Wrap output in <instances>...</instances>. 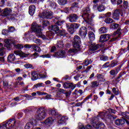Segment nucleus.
<instances>
[{"instance_id":"obj_1","label":"nucleus","mask_w":129,"mask_h":129,"mask_svg":"<svg viewBox=\"0 0 129 129\" xmlns=\"http://www.w3.org/2000/svg\"><path fill=\"white\" fill-rule=\"evenodd\" d=\"M91 10L89 7H87L83 9L81 13H82V17L84 18V19H86V22L91 25V22H92V19L94 18V16H92V14H90Z\"/></svg>"},{"instance_id":"obj_2","label":"nucleus","mask_w":129,"mask_h":129,"mask_svg":"<svg viewBox=\"0 0 129 129\" xmlns=\"http://www.w3.org/2000/svg\"><path fill=\"white\" fill-rule=\"evenodd\" d=\"M31 29L33 32H35L37 37H40L43 39H45V36L42 33V26H39L36 22L32 23Z\"/></svg>"},{"instance_id":"obj_3","label":"nucleus","mask_w":129,"mask_h":129,"mask_svg":"<svg viewBox=\"0 0 129 129\" xmlns=\"http://www.w3.org/2000/svg\"><path fill=\"white\" fill-rule=\"evenodd\" d=\"M47 116V113L44 108H39L36 112V118L38 120H42Z\"/></svg>"},{"instance_id":"obj_4","label":"nucleus","mask_w":129,"mask_h":129,"mask_svg":"<svg viewBox=\"0 0 129 129\" xmlns=\"http://www.w3.org/2000/svg\"><path fill=\"white\" fill-rule=\"evenodd\" d=\"M99 115L102 118V119H104V118H108L111 120H113L117 117V116H115L114 115L108 114L106 111L100 112L99 113Z\"/></svg>"},{"instance_id":"obj_5","label":"nucleus","mask_w":129,"mask_h":129,"mask_svg":"<svg viewBox=\"0 0 129 129\" xmlns=\"http://www.w3.org/2000/svg\"><path fill=\"white\" fill-rule=\"evenodd\" d=\"M8 127L10 128H13L16 125H18V123L15 118H11L8 121L5 122Z\"/></svg>"},{"instance_id":"obj_6","label":"nucleus","mask_w":129,"mask_h":129,"mask_svg":"<svg viewBox=\"0 0 129 129\" xmlns=\"http://www.w3.org/2000/svg\"><path fill=\"white\" fill-rule=\"evenodd\" d=\"M40 19H52L53 13L51 11H44L39 15Z\"/></svg>"},{"instance_id":"obj_7","label":"nucleus","mask_w":129,"mask_h":129,"mask_svg":"<svg viewBox=\"0 0 129 129\" xmlns=\"http://www.w3.org/2000/svg\"><path fill=\"white\" fill-rule=\"evenodd\" d=\"M81 43V39L78 35H75L74 37V48H80V43Z\"/></svg>"},{"instance_id":"obj_8","label":"nucleus","mask_w":129,"mask_h":129,"mask_svg":"<svg viewBox=\"0 0 129 129\" xmlns=\"http://www.w3.org/2000/svg\"><path fill=\"white\" fill-rule=\"evenodd\" d=\"M91 124L95 127V128H99L101 126V123L98 121L97 117H94L92 119L91 121Z\"/></svg>"},{"instance_id":"obj_9","label":"nucleus","mask_w":129,"mask_h":129,"mask_svg":"<svg viewBox=\"0 0 129 129\" xmlns=\"http://www.w3.org/2000/svg\"><path fill=\"white\" fill-rule=\"evenodd\" d=\"M12 9L10 8H6L3 9L1 12V16L2 17H8V16H10L12 14Z\"/></svg>"},{"instance_id":"obj_10","label":"nucleus","mask_w":129,"mask_h":129,"mask_svg":"<svg viewBox=\"0 0 129 129\" xmlns=\"http://www.w3.org/2000/svg\"><path fill=\"white\" fill-rule=\"evenodd\" d=\"M79 35L82 37V38H85L86 35H87V28L85 27H82L79 31Z\"/></svg>"},{"instance_id":"obj_11","label":"nucleus","mask_w":129,"mask_h":129,"mask_svg":"<svg viewBox=\"0 0 129 129\" xmlns=\"http://www.w3.org/2000/svg\"><path fill=\"white\" fill-rule=\"evenodd\" d=\"M121 14H122V11H121V10L116 9L113 12L112 18H113L114 20H119V16H120Z\"/></svg>"},{"instance_id":"obj_12","label":"nucleus","mask_w":129,"mask_h":129,"mask_svg":"<svg viewBox=\"0 0 129 129\" xmlns=\"http://www.w3.org/2000/svg\"><path fill=\"white\" fill-rule=\"evenodd\" d=\"M36 122H37V121L35 119H33L31 122H28L26 124L25 129L33 128V127H34V126L37 124Z\"/></svg>"},{"instance_id":"obj_13","label":"nucleus","mask_w":129,"mask_h":129,"mask_svg":"<svg viewBox=\"0 0 129 129\" xmlns=\"http://www.w3.org/2000/svg\"><path fill=\"white\" fill-rule=\"evenodd\" d=\"M109 38H110V35H109V34L101 35L100 37V40L99 42L100 43H103L104 42H106V41H108V40H109Z\"/></svg>"},{"instance_id":"obj_14","label":"nucleus","mask_w":129,"mask_h":129,"mask_svg":"<svg viewBox=\"0 0 129 129\" xmlns=\"http://www.w3.org/2000/svg\"><path fill=\"white\" fill-rule=\"evenodd\" d=\"M125 122L128 125H129V120H127L118 119L116 120L115 121V123L116 125H122V124H124Z\"/></svg>"},{"instance_id":"obj_15","label":"nucleus","mask_w":129,"mask_h":129,"mask_svg":"<svg viewBox=\"0 0 129 129\" xmlns=\"http://www.w3.org/2000/svg\"><path fill=\"white\" fill-rule=\"evenodd\" d=\"M79 17L75 14H71L69 17V20L70 23H75L77 22Z\"/></svg>"},{"instance_id":"obj_16","label":"nucleus","mask_w":129,"mask_h":129,"mask_svg":"<svg viewBox=\"0 0 129 129\" xmlns=\"http://www.w3.org/2000/svg\"><path fill=\"white\" fill-rule=\"evenodd\" d=\"M121 69V65L119 66L115 70H112L109 72L110 75L112 76H115L120 71Z\"/></svg>"},{"instance_id":"obj_17","label":"nucleus","mask_w":129,"mask_h":129,"mask_svg":"<svg viewBox=\"0 0 129 129\" xmlns=\"http://www.w3.org/2000/svg\"><path fill=\"white\" fill-rule=\"evenodd\" d=\"M121 34V32H120V28H118L116 32L114 33V35L116 36L115 37H114L111 39V42H113L115 41L117 38L120 37V35Z\"/></svg>"},{"instance_id":"obj_18","label":"nucleus","mask_w":129,"mask_h":129,"mask_svg":"<svg viewBox=\"0 0 129 129\" xmlns=\"http://www.w3.org/2000/svg\"><path fill=\"white\" fill-rule=\"evenodd\" d=\"M5 43L4 46L5 48H7V50H11L12 48V41L10 39H5Z\"/></svg>"},{"instance_id":"obj_19","label":"nucleus","mask_w":129,"mask_h":129,"mask_svg":"<svg viewBox=\"0 0 129 129\" xmlns=\"http://www.w3.org/2000/svg\"><path fill=\"white\" fill-rule=\"evenodd\" d=\"M54 120H55L54 117H49L44 121V123L46 125L50 126L54 122Z\"/></svg>"},{"instance_id":"obj_20","label":"nucleus","mask_w":129,"mask_h":129,"mask_svg":"<svg viewBox=\"0 0 129 129\" xmlns=\"http://www.w3.org/2000/svg\"><path fill=\"white\" fill-rule=\"evenodd\" d=\"M99 47H100V45H99V44H91V45L90 46L89 50L91 52H93L94 51H96L97 49H99Z\"/></svg>"},{"instance_id":"obj_21","label":"nucleus","mask_w":129,"mask_h":129,"mask_svg":"<svg viewBox=\"0 0 129 129\" xmlns=\"http://www.w3.org/2000/svg\"><path fill=\"white\" fill-rule=\"evenodd\" d=\"M15 60H16V56H15V54L11 53L8 55L7 57V61L9 63L13 62Z\"/></svg>"},{"instance_id":"obj_22","label":"nucleus","mask_w":129,"mask_h":129,"mask_svg":"<svg viewBox=\"0 0 129 129\" xmlns=\"http://www.w3.org/2000/svg\"><path fill=\"white\" fill-rule=\"evenodd\" d=\"M65 52L63 51H58L54 54V57L57 58H64Z\"/></svg>"},{"instance_id":"obj_23","label":"nucleus","mask_w":129,"mask_h":129,"mask_svg":"<svg viewBox=\"0 0 129 129\" xmlns=\"http://www.w3.org/2000/svg\"><path fill=\"white\" fill-rule=\"evenodd\" d=\"M66 27L70 34L72 35V34L74 33V27H73V26L71 24L70 25L66 24Z\"/></svg>"},{"instance_id":"obj_24","label":"nucleus","mask_w":129,"mask_h":129,"mask_svg":"<svg viewBox=\"0 0 129 129\" xmlns=\"http://www.w3.org/2000/svg\"><path fill=\"white\" fill-rule=\"evenodd\" d=\"M36 11V7L34 5L30 6L29 8V13L30 16H33Z\"/></svg>"},{"instance_id":"obj_25","label":"nucleus","mask_w":129,"mask_h":129,"mask_svg":"<svg viewBox=\"0 0 129 129\" xmlns=\"http://www.w3.org/2000/svg\"><path fill=\"white\" fill-rule=\"evenodd\" d=\"M59 18H55L53 19V22L56 26H61L63 25V23H64V21L63 20H59Z\"/></svg>"},{"instance_id":"obj_26","label":"nucleus","mask_w":129,"mask_h":129,"mask_svg":"<svg viewBox=\"0 0 129 129\" xmlns=\"http://www.w3.org/2000/svg\"><path fill=\"white\" fill-rule=\"evenodd\" d=\"M97 79L100 81V82H105L106 80L104 79V75L103 74H98L97 75Z\"/></svg>"},{"instance_id":"obj_27","label":"nucleus","mask_w":129,"mask_h":129,"mask_svg":"<svg viewBox=\"0 0 129 129\" xmlns=\"http://www.w3.org/2000/svg\"><path fill=\"white\" fill-rule=\"evenodd\" d=\"M67 120H68V117H67V116H62L58 120V122L59 124H63V123H65Z\"/></svg>"},{"instance_id":"obj_28","label":"nucleus","mask_w":129,"mask_h":129,"mask_svg":"<svg viewBox=\"0 0 129 129\" xmlns=\"http://www.w3.org/2000/svg\"><path fill=\"white\" fill-rule=\"evenodd\" d=\"M89 39L90 41H94L95 40V35L92 31H89L88 33Z\"/></svg>"},{"instance_id":"obj_29","label":"nucleus","mask_w":129,"mask_h":129,"mask_svg":"<svg viewBox=\"0 0 129 129\" xmlns=\"http://www.w3.org/2000/svg\"><path fill=\"white\" fill-rule=\"evenodd\" d=\"M38 74L36 72H32L31 73V79L33 81L37 80L38 79Z\"/></svg>"},{"instance_id":"obj_30","label":"nucleus","mask_w":129,"mask_h":129,"mask_svg":"<svg viewBox=\"0 0 129 129\" xmlns=\"http://www.w3.org/2000/svg\"><path fill=\"white\" fill-rule=\"evenodd\" d=\"M99 86V82L97 81H94L91 83V87L92 88H95V87H98Z\"/></svg>"},{"instance_id":"obj_31","label":"nucleus","mask_w":129,"mask_h":129,"mask_svg":"<svg viewBox=\"0 0 129 129\" xmlns=\"http://www.w3.org/2000/svg\"><path fill=\"white\" fill-rule=\"evenodd\" d=\"M13 46L15 49H18V50H21L24 48V45L22 44H16L13 43Z\"/></svg>"},{"instance_id":"obj_32","label":"nucleus","mask_w":129,"mask_h":129,"mask_svg":"<svg viewBox=\"0 0 129 129\" xmlns=\"http://www.w3.org/2000/svg\"><path fill=\"white\" fill-rule=\"evenodd\" d=\"M51 30L52 31H53V32H55L56 34H57V33H59V27H58V26H57L56 24L55 25L52 26Z\"/></svg>"},{"instance_id":"obj_33","label":"nucleus","mask_w":129,"mask_h":129,"mask_svg":"<svg viewBox=\"0 0 129 129\" xmlns=\"http://www.w3.org/2000/svg\"><path fill=\"white\" fill-rule=\"evenodd\" d=\"M51 113L52 115H54V116H60L59 113L55 108H53V109L50 110Z\"/></svg>"},{"instance_id":"obj_34","label":"nucleus","mask_w":129,"mask_h":129,"mask_svg":"<svg viewBox=\"0 0 129 129\" xmlns=\"http://www.w3.org/2000/svg\"><path fill=\"white\" fill-rule=\"evenodd\" d=\"M32 49L36 52H41V48L39 46H37L35 44H32Z\"/></svg>"},{"instance_id":"obj_35","label":"nucleus","mask_w":129,"mask_h":129,"mask_svg":"<svg viewBox=\"0 0 129 129\" xmlns=\"http://www.w3.org/2000/svg\"><path fill=\"white\" fill-rule=\"evenodd\" d=\"M121 115L123 118H126L129 119V112H123L121 113Z\"/></svg>"},{"instance_id":"obj_36","label":"nucleus","mask_w":129,"mask_h":129,"mask_svg":"<svg viewBox=\"0 0 129 129\" xmlns=\"http://www.w3.org/2000/svg\"><path fill=\"white\" fill-rule=\"evenodd\" d=\"M29 55H30V53H26L22 51H20V54L19 55L20 57H22L23 58H26L27 57H28Z\"/></svg>"},{"instance_id":"obj_37","label":"nucleus","mask_w":129,"mask_h":129,"mask_svg":"<svg viewBox=\"0 0 129 129\" xmlns=\"http://www.w3.org/2000/svg\"><path fill=\"white\" fill-rule=\"evenodd\" d=\"M0 129H10V128H9V126L7 124V123H6V122H4L0 125Z\"/></svg>"},{"instance_id":"obj_38","label":"nucleus","mask_w":129,"mask_h":129,"mask_svg":"<svg viewBox=\"0 0 129 129\" xmlns=\"http://www.w3.org/2000/svg\"><path fill=\"white\" fill-rule=\"evenodd\" d=\"M124 74H125V72H121L119 74V76L116 78V81H120V80H121V77H122Z\"/></svg>"},{"instance_id":"obj_39","label":"nucleus","mask_w":129,"mask_h":129,"mask_svg":"<svg viewBox=\"0 0 129 129\" xmlns=\"http://www.w3.org/2000/svg\"><path fill=\"white\" fill-rule=\"evenodd\" d=\"M97 10L98 12H103L105 11V7L102 5H100L98 7Z\"/></svg>"},{"instance_id":"obj_40","label":"nucleus","mask_w":129,"mask_h":129,"mask_svg":"<svg viewBox=\"0 0 129 129\" xmlns=\"http://www.w3.org/2000/svg\"><path fill=\"white\" fill-rule=\"evenodd\" d=\"M99 32L100 34H105L107 32V29L105 27H101L100 28Z\"/></svg>"},{"instance_id":"obj_41","label":"nucleus","mask_w":129,"mask_h":129,"mask_svg":"<svg viewBox=\"0 0 129 129\" xmlns=\"http://www.w3.org/2000/svg\"><path fill=\"white\" fill-rule=\"evenodd\" d=\"M92 62H93V60H92L91 59H89L88 58H87L85 60V65L86 66H88V65H89V64H91V63H92Z\"/></svg>"},{"instance_id":"obj_42","label":"nucleus","mask_w":129,"mask_h":129,"mask_svg":"<svg viewBox=\"0 0 129 129\" xmlns=\"http://www.w3.org/2000/svg\"><path fill=\"white\" fill-rule=\"evenodd\" d=\"M57 2L60 6H65L67 4V0H57Z\"/></svg>"},{"instance_id":"obj_43","label":"nucleus","mask_w":129,"mask_h":129,"mask_svg":"<svg viewBox=\"0 0 129 129\" xmlns=\"http://www.w3.org/2000/svg\"><path fill=\"white\" fill-rule=\"evenodd\" d=\"M100 60H101V61H107V60H108V57L104 55H101L100 56Z\"/></svg>"},{"instance_id":"obj_44","label":"nucleus","mask_w":129,"mask_h":129,"mask_svg":"<svg viewBox=\"0 0 129 129\" xmlns=\"http://www.w3.org/2000/svg\"><path fill=\"white\" fill-rule=\"evenodd\" d=\"M76 48H73V49H70L69 50L70 53H76L78 52L79 50H80V49L79 48L80 47H76Z\"/></svg>"},{"instance_id":"obj_45","label":"nucleus","mask_w":129,"mask_h":129,"mask_svg":"<svg viewBox=\"0 0 129 129\" xmlns=\"http://www.w3.org/2000/svg\"><path fill=\"white\" fill-rule=\"evenodd\" d=\"M112 91L113 93H114V94H115V95H118V94H119V91L115 88H113L112 89Z\"/></svg>"},{"instance_id":"obj_46","label":"nucleus","mask_w":129,"mask_h":129,"mask_svg":"<svg viewBox=\"0 0 129 129\" xmlns=\"http://www.w3.org/2000/svg\"><path fill=\"white\" fill-rule=\"evenodd\" d=\"M118 27H119V24H118L113 23L111 25V28H112V29H114V30L117 29Z\"/></svg>"},{"instance_id":"obj_47","label":"nucleus","mask_w":129,"mask_h":129,"mask_svg":"<svg viewBox=\"0 0 129 129\" xmlns=\"http://www.w3.org/2000/svg\"><path fill=\"white\" fill-rule=\"evenodd\" d=\"M105 22L106 24H111L113 23V20L111 18H108L105 20Z\"/></svg>"},{"instance_id":"obj_48","label":"nucleus","mask_w":129,"mask_h":129,"mask_svg":"<svg viewBox=\"0 0 129 129\" xmlns=\"http://www.w3.org/2000/svg\"><path fill=\"white\" fill-rule=\"evenodd\" d=\"M63 87L66 89L70 88V83H64L63 84Z\"/></svg>"},{"instance_id":"obj_49","label":"nucleus","mask_w":129,"mask_h":129,"mask_svg":"<svg viewBox=\"0 0 129 129\" xmlns=\"http://www.w3.org/2000/svg\"><path fill=\"white\" fill-rule=\"evenodd\" d=\"M47 5H48L49 6H50V7H54V6L55 5H56V4L55 3V2L51 1H48L47 2Z\"/></svg>"},{"instance_id":"obj_50","label":"nucleus","mask_w":129,"mask_h":129,"mask_svg":"<svg viewBox=\"0 0 129 129\" xmlns=\"http://www.w3.org/2000/svg\"><path fill=\"white\" fill-rule=\"evenodd\" d=\"M15 30L16 29H15L14 27H13V26L10 27L8 29V33H13V32H15Z\"/></svg>"},{"instance_id":"obj_51","label":"nucleus","mask_w":129,"mask_h":129,"mask_svg":"<svg viewBox=\"0 0 129 129\" xmlns=\"http://www.w3.org/2000/svg\"><path fill=\"white\" fill-rule=\"evenodd\" d=\"M72 92V91L71 90H69L68 92H66V93H64V94L66 95V97L67 98L70 97V95H71Z\"/></svg>"},{"instance_id":"obj_52","label":"nucleus","mask_w":129,"mask_h":129,"mask_svg":"<svg viewBox=\"0 0 129 129\" xmlns=\"http://www.w3.org/2000/svg\"><path fill=\"white\" fill-rule=\"evenodd\" d=\"M24 67L26 68V69H30L31 68H33V65L30 63H26L24 64Z\"/></svg>"},{"instance_id":"obj_53","label":"nucleus","mask_w":129,"mask_h":129,"mask_svg":"<svg viewBox=\"0 0 129 129\" xmlns=\"http://www.w3.org/2000/svg\"><path fill=\"white\" fill-rule=\"evenodd\" d=\"M63 41H59L57 43V46L58 48H62L63 47Z\"/></svg>"},{"instance_id":"obj_54","label":"nucleus","mask_w":129,"mask_h":129,"mask_svg":"<svg viewBox=\"0 0 129 129\" xmlns=\"http://www.w3.org/2000/svg\"><path fill=\"white\" fill-rule=\"evenodd\" d=\"M117 65V61H112L111 64H110V67L113 68V67H115Z\"/></svg>"},{"instance_id":"obj_55","label":"nucleus","mask_w":129,"mask_h":129,"mask_svg":"<svg viewBox=\"0 0 129 129\" xmlns=\"http://www.w3.org/2000/svg\"><path fill=\"white\" fill-rule=\"evenodd\" d=\"M43 83H39L35 85L34 87H35V88H38L39 87H42V86H43Z\"/></svg>"},{"instance_id":"obj_56","label":"nucleus","mask_w":129,"mask_h":129,"mask_svg":"<svg viewBox=\"0 0 129 129\" xmlns=\"http://www.w3.org/2000/svg\"><path fill=\"white\" fill-rule=\"evenodd\" d=\"M74 29H78L79 28V24L77 23L71 24Z\"/></svg>"},{"instance_id":"obj_57","label":"nucleus","mask_w":129,"mask_h":129,"mask_svg":"<svg viewBox=\"0 0 129 129\" xmlns=\"http://www.w3.org/2000/svg\"><path fill=\"white\" fill-rule=\"evenodd\" d=\"M70 88H71L72 90L75 89V88H76V84H73V83H70Z\"/></svg>"},{"instance_id":"obj_58","label":"nucleus","mask_w":129,"mask_h":129,"mask_svg":"<svg viewBox=\"0 0 129 129\" xmlns=\"http://www.w3.org/2000/svg\"><path fill=\"white\" fill-rule=\"evenodd\" d=\"M33 42H34V43H35L36 44H41V40L38 39L37 38H34L33 39Z\"/></svg>"},{"instance_id":"obj_59","label":"nucleus","mask_w":129,"mask_h":129,"mask_svg":"<svg viewBox=\"0 0 129 129\" xmlns=\"http://www.w3.org/2000/svg\"><path fill=\"white\" fill-rule=\"evenodd\" d=\"M42 24H43V27H46V26H48V25H49V21H48L47 20H44L42 22Z\"/></svg>"},{"instance_id":"obj_60","label":"nucleus","mask_w":129,"mask_h":129,"mask_svg":"<svg viewBox=\"0 0 129 129\" xmlns=\"http://www.w3.org/2000/svg\"><path fill=\"white\" fill-rule=\"evenodd\" d=\"M109 61L106 62L103 66L102 67L103 68H107V67H109Z\"/></svg>"},{"instance_id":"obj_61","label":"nucleus","mask_w":129,"mask_h":129,"mask_svg":"<svg viewBox=\"0 0 129 129\" xmlns=\"http://www.w3.org/2000/svg\"><path fill=\"white\" fill-rule=\"evenodd\" d=\"M40 57L42 58H50V57H51V55H50V54H47L40 55Z\"/></svg>"},{"instance_id":"obj_62","label":"nucleus","mask_w":129,"mask_h":129,"mask_svg":"<svg viewBox=\"0 0 129 129\" xmlns=\"http://www.w3.org/2000/svg\"><path fill=\"white\" fill-rule=\"evenodd\" d=\"M4 49L5 48L4 47L0 48V56H4V54H5V51H4Z\"/></svg>"},{"instance_id":"obj_63","label":"nucleus","mask_w":129,"mask_h":129,"mask_svg":"<svg viewBox=\"0 0 129 129\" xmlns=\"http://www.w3.org/2000/svg\"><path fill=\"white\" fill-rule=\"evenodd\" d=\"M46 34L47 35V36L50 37L51 36H53V35H54V33L52 31H47L46 32Z\"/></svg>"},{"instance_id":"obj_64","label":"nucleus","mask_w":129,"mask_h":129,"mask_svg":"<svg viewBox=\"0 0 129 129\" xmlns=\"http://www.w3.org/2000/svg\"><path fill=\"white\" fill-rule=\"evenodd\" d=\"M123 8H124V9L127 8V2L124 1L123 3Z\"/></svg>"}]
</instances>
